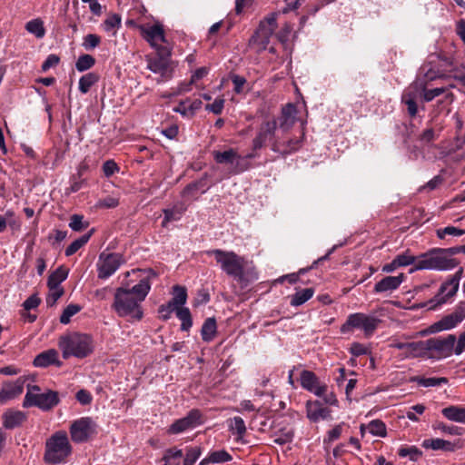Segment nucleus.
<instances>
[{
    "mask_svg": "<svg viewBox=\"0 0 465 465\" xmlns=\"http://www.w3.org/2000/svg\"><path fill=\"white\" fill-rule=\"evenodd\" d=\"M150 289L148 279L141 280L131 289H116L113 309L120 317L132 316L136 320H141L143 312L140 303L145 299Z\"/></svg>",
    "mask_w": 465,
    "mask_h": 465,
    "instance_id": "1",
    "label": "nucleus"
},
{
    "mask_svg": "<svg viewBox=\"0 0 465 465\" xmlns=\"http://www.w3.org/2000/svg\"><path fill=\"white\" fill-rule=\"evenodd\" d=\"M72 454L73 446L65 430H57L46 439L43 457L46 464H65Z\"/></svg>",
    "mask_w": 465,
    "mask_h": 465,
    "instance_id": "2",
    "label": "nucleus"
},
{
    "mask_svg": "<svg viewBox=\"0 0 465 465\" xmlns=\"http://www.w3.org/2000/svg\"><path fill=\"white\" fill-rule=\"evenodd\" d=\"M58 346L63 358L75 357L83 359L91 355L94 351V338L86 333L71 332L60 337Z\"/></svg>",
    "mask_w": 465,
    "mask_h": 465,
    "instance_id": "3",
    "label": "nucleus"
},
{
    "mask_svg": "<svg viewBox=\"0 0 465 465\" xmlns=\"http://www.w3.org/2000/svg\"><path fill=\"white\" fill-rule=\"evenodd\" d=\"M458 265L456 259L452 258L450 248H434L418 256L415 267L411 272L420 270L449 271Z\"/></svg>",
    "mask_w": 465,
    "mask_h": 465,
    "instance_id": "4",
    "label": "nucleus"
},
{
    "mask_svg": "<svg viewBox=\"0 0 465 465\" xmlns=\"http://www.w3.org/2000/svg\"><path fill=\"white\" fill-rule=\"evenodd\" d=\"M145 61L147 69L159 75L158 83L173 78L177 64L172 59L171 46L159 48L154 54L146 55Z\"/></svg>",
    "mask_w": 465,
    "mask_h": 465,
    "instance_id": "5",
    "label": "nucleus"
},
{
    "mask_svg": "<svg viewBox=\"0 0 465 465\" xmlns=\"http://www.w3.org/2000/svg\"><path fill=\"white\" fill-rule=\"evenodd\" d=\"M208 256H213L217 264L227 275L242 281L244 275L245 259L232 251L213 249L205 252Z\"/></svg>",
    "mask_w": 465,
    "mask_h": 465,
    "instance_id": "6",
    "label": "nucleus"
},
{
    "mask_svg": "<svg viewBox=\"0 0 465 465\" xmlns=\"http://www.w3.org/2000/svg\"><path fill=\"white\" fill-rule=\"evenodd\" d=\"M60 402L58 393L54 391H47L40 393V388L37 385H27L23 407H37L44 411H48Z\"/></svg>",
    "mask_w": 465,
    "mask_h": 465,
    "instance_id": "7",
    "label": "nucleus"
},
{
    "mask_svg": "<svg viewBox=\"0 0 465 465\" xmlns=\"http://www.w3.org/2000/svg\"><path fill=\"white\" fill-rule=\"evenodd\" d=\"M277 28V15L272 13L259 24L258 28L249 40V46L257 53L264 51Z\"/></svg>",
    "mask_w": 465,
    "mask_h": 465,
    "instance_id": "8",
    "label": "nucleus"
},
{
    "mask_svg": "<svg viewBox=\"0 0 465 465\" xmlns=\"http://www.w3.org/2000/svg\"><path fill=\"white\" fill-rule=\"evenodd\" d=\"M456 336L449 334L445 338H430L424 341L423 357L429 359L448 358L453 353Z\"/></svg>",
    "mask_w": 465,
    "mask_h": 465,
    "instance_id": "9",
    "label": "nucleus"
},
{
    "mask_svg": "<svg viewBox=\"0 0 465 465\" xmlns=\"http://www.w3.org/2000/svg\"><path fill=\"white\" fill-rule=\"evenodd\" d=\"M381 320L371 315L361 312L350 314L346 322L341 325V331L347 333L353 329H360L363 331L364 336L369 338L376 331Z\"/></svg>",
    "mask_w": 465,
    "mask_h": 465,
    "instance_id": "10",
    "label": "nucleus"
},
{
    "mask_svg": "<svg viewBox=\"0 0 465 465\" xmlns=\"http://www.w3.org/2000/svg\"><path fill=\"white\" fill-rule=\"evenodd\" d=\"M463 275V269L460 268L452 276H450L445 282H443L439 290V292L426 303L430 310H434L438 306L444 304L449 298L454 296L460 285V281Z\"/></svg>",
    "mask_w": 465,
    "mask_h": 465,
    "instance_id": "11",
    "label": "nucleus"
},
{
    "mask_svg": "<svg viewBox=\"0 0 465 465\" xmlns=\"http://www.w3.org/2000/svg\"><path fill=\"white\" fill-rule=\"evenodd\" d=\"M69 432L74 443H83L96 433V424L92 418L83 417L72 422Z\"/></svg>",
    "mask_w": 465,
    "mask_h": 465,
    "instance_id": "12",
    "label": "nucleus"
},
{
    "mask_svg": "<svg viewBox=\"0 0 465 465\" xmlns=\"http://www.w3.org/2000/svg\"><path fill=\"white\" fill-rule=\"evenodd\" d=\"M465 320V302H460L454 312L445 315L438 322L432 323L429 329L428 332L430 333H437L443 331H449L454 329L458 326L461 322Z\"/></svg>",
    "mask_w": 465,
    "mask_h": 465,
    "instance_id": "13",
    "label": "nucleus"
},
{
    "mask_svg": "<svg viewBox=\"0 0 465 465\" xmlns=\"http://www.w3.org/2000/svg\"><path fill=\"white\" fill-rule=\"evenodd\" d=\"M124 262V258L120 253L102 252L99 256V261L97 263L98 277L100 279L109 278L118 270Z\"/></svg>",
    "mask_w": 465,
    "mask_h": 465,
    "instance_id": "14",
    "label": "nucleus"
},
{
    "mask_svg": "<svg viewBox=\"0 0 465 465\" xmlns=\"http://www.w3.org/2000/svg\"><path fill=\"white\" fill-rule=\"evenodd\" d=\"M202 413L197 409L191 410L188 414L176 420L168 429L169 434H179L202 424Z\"/></svg>",
    "mask_w": 465,
    "mask_h": 465,
    "instance_id": "15",
    "label": "nucleus"
},
{
    "mask_svg": "<svg viewBox=\"0 0 465 465\" xmlns=\"http://www.w3.org/2000/svg\"><path fill=\"white\" fill-rule=\"evenodd\" d=\"M143 37L150 44V45L158 51L159 48L170 46L164 35L163 28L161 25H153L151 26H141Z\"/></svg>",
    "mask_w": 465,
    "mask_h": 465,
    "instance_id": "16",
    "label": "nucleus"
},
{
    "mask_svg": "<svg viewBox=\"0 0 465 465\" xmlns=\"http://www.w3.org/2000/svg\"><path fill=\"white\" fill-rule=\"evenodd\" d=\"M277 128L275 119L263 121L257 132L255 138L252 140L253 150L261 149L267 142L272 141Z\"/></svg>",
    "mask_w": 465,
    "mask_h": 465,
    "instance_id": "17",
    "label": "nucleus"
},
{
    "mask_svg": "<svg viewBox=\"0 0 465 465\" xmlns=\"http://www.w3.org/2000/svg\"><path fill=\"white\" fill-rule=\"evenodd\" d=\"M301 385L303 389L314 393L316 396L322 397L327 392V385L321 384L317 376L310 371H302L301 373Z\"/></svg>",
    "mask_w": 465,
    "mask_h": 465,
    "instance_id": "18",
    "label": "nucleus"
},
{
    "mask_svg": "<svg viewBox=\"0 0 465 465\" xmlns=\"http://www.w3.org/2000/svg\"><path fill=\"white\" fill-rule=\"evenodd\" d=\"M25 381L18 378L14 382H5L0 391V404H6L9 401L17 398L23 393Z\"/></svg>",
    "mask_w": 465,
    "mask_h": 465,
    "instance_id": "19",
    "label": "nucleus"
},
{
    "mask_svg": "<svg viewBox=\"0 0 465 465\" xmlns=\"http://www.w3.org/2000/svg\"><path fill=\"white\" fill-rule=\"evenodd\" d=\"M303 136L302 132L301 138H291L285 142L274 140L272 142L271 149L282 155L291 154L301 148Z\"/></svg>",
    "mask_w": 465,
    "mask_h": 465,
    "instance_id": "20",
    "label": "nucleus"
},
{
    "mask_svg": "<svg viewBox=\"0 0 465 465\" xmlns=\"http://www.w3.org/2000/svg\"><path fill=\"white\" fill-rule=\"evenodd\" d=\"M2 419L3 426L5 429L14 430L22 426L26 421L27 415L24 411L9 409L4 412Z\"/></svg>",
    "mask_w": 465,
    "mask_h": 465,
    "instance_id": "21",
    "label": "nucleus"
},
{
    "mask_svg": "<svg viewBox=\"0 0 465 465\" xmlns=\"http://www.w3.org/2000/svg\"><path fill=\"white\" fill-rule=\"evenodd\" d=\"M391 347L405 351V357L407 358H420L423 357L424 341L413 342L395 341L391 344Z\"/></svg>",
    "mask_w": 465,
    "mask_h": 465,
    "instance_id": "22",
    "label": "nucleus"
},
{
    "mask_svg": "<svg viewBox=\"0 0 465 465\" xmlns=\"http://www.w3.org/2000/svg\"><path fill=\"white\" fill-rule=\"evenodd\" d=\"M187 300V292L184 287L175 285L173 287V297L168 302L167 305H162L159 309L160 312H163L164 310L167 311L168 314H171L175 308L182 307Z\"/></svg>",
    "mask_w": 465,
    "mask_h": 465,
    "instance_id": "23",
    "label": "nucleus"
},
{
    "mask_svg": "<svg viewBox=\"0 0 465 465\" xmlns=\"http://www.w3.org/2000/svg\"><path fill=\"white\" fill-rule=\"evenodd\" d=\"M404 280V274L398 276H386L376 282L373 291L377 293L388 292L397 290Z\"/></svg>",
    "mask_w": 465,
    "mask_h": 465,
    "instance_id": "24",
    "label": "nucleus"
},
{
    "mask_svg": "<svg viewBox=\"0 0 465 465\" xmlns=\"http://www.w3.org/2000/svg\"><path fill=\"white\" fill-rule=\"evenodd\" d=\"M187 210V205L183 202L174 203L172 207L163 210L164 214L162 226L166 227L169 223L181 220L182 216Z\"/></svg>",
    "mask_w": 465,
    "mask_h": 465,
    "instance_id": "25",
    "label": "nucleus"
},
{
    "mask_svg": "<svg viewBox=\"0 0 465 465\" xmlns=\"http://www.w3.org/2000/svg\"><path fill=\"white\" fill-rule=\"evenodd\" d=\"M306 411L307 417L312 421H318L320 420H325L330 416V410L322 406V404L318 401H307L306 403Z\"/></svg>",
    "mask_w": 465,
    "mask_h": 465,
    "instance_id": "26",
    "label": "nucleus"
},
{
    "mask_svg": "<svg viewBox=\"0 0 465 465\" xmlns=\"http://www.w3.org/2000/svg\"><path fill=\"white\" fill-rule=\"evenodd\" d=\"M297 115V110L294 104H287L282 109V114L279 118L280 129L287 132L294 124Z\"/></svg>",
    "mask_w": 465,
    "mask_h": 465,
    "instance_id": "27",
    "label": "nucleus"
},
{
    "mask_svg": "<svg viewBox=\"0 0 465 465\" xmlns=\"http://www.w3.org/2000/svg\"><path fill=\"white\" fill-rule=\"evenodd\" d=\"M34 365L39 368H45L52 364L61 366V361H58V352L54 349H50L39 353L34 360Z\"/></svg>",
    "mask_w": 465,
    "mask_h": 465,
    "instance_id": "28",
    "label": "nucleus"
},
{
    "mask_svg": "<svg viewBox=\"0 0 465 465\" xmlns=\"http://www.w3.org/2000/svg\"><path fill=\"white\" fill-rule=\"evenodd\" d=\"M455 84L452 83L448 84L446 86H441L444 89V93H442V98L438 100L436 104L437 114L441 113L442 111H446L448 114L450 111V106L455 100L454 94L450 91L451 88H454Z\"/></svg>",
    "mask_w": 465,
    "mask_h": 465,
    "instance_id": "29",
    "label": "nucleus"
},
{
    "mask_svg": "<svg viewBox=\"0 0 465 465\" xmlns=\"http://www.w3.org/2000/svg\"><path fill=\"white\" fill-rule=\"evenodd\" d=\"M441 413L451 421L465 423V408L463 407L451 405L442 409Z\"/></svg>",
    "mask_w": 465,
    "mask_h": 465,
    "instance_id": "30",
    "label": "nucleus"
},
{
    "mask_svg": "<svg viewBox=\"0 0 465 465\" xmlns=\"http://www.w3.org/2000/svg\"><path fill=\"white\" fill-rule=\"evenodd\" d=\"M422 446L434 450H441L445 451H454L456 449L455 443L442 439L425 440Z\"/></svg>",
    "mask_w": 465,
    "mask_h": 465,
    "instance_id": "31",
    "label": "nucleus"
},
{
    "mask_svg": "<svg viewBox=\"0 0 465 465\" xmlns=\"http://www.w3.org/2000/svg\"><path fill=\"white\" fill-rule=\"evenodd\" d=\"M333 250H334V248L331 249L324 256L314 261L313 263L310 267L302 268L299 270V272L297 273H291V274L284 275L280 279V281L282 282L284 279H286L292 284L297 282L300 275L306 273L310 270L315 268L316 265L318 263H320L321 262L327 260Z\"/></svg>",
    "mask_w": 465,
    "mask_h": 465,
    "instance_id": "32",
    "label": "nucleus"
},
{
    "mask_svg": "<svg viewBox=\"0 0 465 465\" xmlns=\"http://www.w3.org/2000/svg\"><path fill=\"white\" fill-rule=\"evenodd\" d=\"M68 276V271L64 269L63 266L58 267L54 272H53L47 280V286L49 289L61 288L60 284L63 282Z\"/></svg>",
    "mask_w": 465,
    "mask_h": 465,
    "instance_id": "33",
    "label": "nucleus"
},
{
    "mask_svg": "<svg viewBox=\"0 0 465 465\" xmlns=\"http://www.w3.org/2000/svg\"><path fill=\"white\" fill-rule=\"evenodd\" d=\"M216 330H217V326H216L215 319L214 318L206 319L204 321V322L202 326V330H201L202 339L207 342L213 341V338L215 337Z\"/></svg>",
    "mask_w": 465,
    "mask_h": 465,
    "instance_id": "34",
    "label": "nucleus"
},
{
    "mask_svg": "<svg viewBox=\"0 0 465 465\" xmlns=\"http://www.w3.org/2000/svg\"><path fill=\"white\" fill-rule=\"evenodd\" d=\"M314 294L313 288H306L297 291L291 297L290 304L292 306H300L309 301Z\"/></svg>",
    "mask_w": 465,
    "mask_h": 465,
    "instance_id": "35",
    "label": "nucleus"
},
{
    "mask_svg": "<svg viewBox=\"0 0 465 465\" xmlns=\"http://www.w3.org/2000/svg\"><path fill=\"white\" fill-rule=\"evenodd\" d=\"M25 29L36 38H43L45 35L44 22L40 18H35L27 22L25 24Z\"/></svg>",
    "mask_w": 465,
    "mask_h": 465,
    "instance_id": "36",
    "label": "nucleus"
},
{
    "mask_svg": "<svg viewBox=\"0 0 465 465\" xmlns=\"http://www.w3.org/2000/svg\"><path fill=\"white\" fill-rule=\"evenodd\" d=\"M207 190L208 187L205 188V179L202 178L198 181L187 184L182 192V196H193L198 191H201L202 193H204Z\"/></svg>",
    "mask_w": 465,
    "mask_h": 465,
    "instance_id": "37",
    "label": "nucleus"
},
{
    "mask_svg": "<svg viewBox=\"0 0 465 465\" xmlns=\"http://www.w3.org/2000/svg\"><path fill=\"white\" fill-rule=\"evenodd\" d=\"M213 158L218 163H231L233 164L235 163L238 154L235 150L229 149L224 152L214 151Z\"/></svg>",
    "mask_w": 465,
    "mask_h": 465,
    "instance_id": "38",
    "label": "nucleus"
},
{
    "mask_svg": "<svg viewBox=\"0 0 465 465\" xmlns=\"http://www.w3.org/2000/svg\"><path fill=\"white\" fill-rule=\"evenodd\" d=\"M176 316L182 322L181 330L187 331L193 325L190 310L186 307L175 308Z\"/></svg>",
    "mask_w": 465,
    "mask_h": 465,
    "instance_id": "39",
    "label": "nucleus"
},
{
    "mask_svg": "<svg viewBox=\"0 0 465 465\" xmlns=\"http://www.w3.org/2000/svg\"><path fill=\"white\" fill-rule=\"evenodd\" d=\"M99 76L95 73H88L79 80V90L82 94L89 92L90 88L98 82Z\"/></svg>",
    "mask_w": 465,
    "mask_h": 465,
    "instance_id": "40",
    "label": "nucleus"
},
{
    "mask_svg": "<svg viewBox=\"0 0 465 465\" xmlns=\"http://www.w3.org/2000/svg\"><path fill=\"white\" fill-rule=\"evenodd\" d=\"M413 381L417 382L420 386L423 387H435L440 386L441 384H447L448 379L445 377H430V378H424V377H414L412 379Z\"/></svg>",
    "mask_w": 465,
    "mask_h": 465,
    "instance_id": "41",
    "label": "nucleus"
},
{
    "mask_svg": "<svg viewBox=\"0 0 465 465\" xmlns=\"http://www.w3.org/2000/svg\"><path fill=\"white\" fill-rule=\"evenodd\" d=\"M420 82L421 79L418 78L407 89L404 90L401 95V102L409 101L410 99L415 101L417 96L420 94Z\"/></svg>",
    "mask_w": 465,
    "mask_h": 465,
    "instance_id": "42",
    "label": "nucleus"
},
{
    "mask_svg": "<svg viewBox=\"0 0 465 465\" xmlns=\"http://www.w3.org/2000/svg\"><path fill=\"white\" fill-rule=\"evenodd\" d=\"M420 82L421 79L418 78L407 89L404 90L401 95V102L409 101L410 99L415 101L417 96L420 94Z\"/></svg>",
    "mask_w": 465,
    "mask_h": 465,
    "instance_id": "43",
    "label": "nucleus"
},
{
    "mask_svg": "<svg viewBox=\"0 0 465 465\" xmlns=\"http://www.w3.org/2000/svg\"><path fill=\"white\" fill-rule=\"evenodd\" d=\"M93 233V230L88 233L82 235L78 239L74 240L66 249L65 255L71 256L74 254L79 249H81L84 244H86Z\"/></svg>",
    "mask_w": 465,
    "mask_h": 465,
    "instance_id": "44",
    "label": "nucleus"
},
{
    "mask_svg": "<svg viewBox=\"0 0 465 465\" xmlns=\"http://www.w3.org/2000/svg\"><path fill=\"white\" fill-rule=\"evenodd\" d=\"M426 85V83L420 82V95L422 96L423 101L426 103L432 101L436 97L440 96L442 93H444V89L441 87L427 89Z\"/></svg>",
    "mask_w": 465,
    "mask_h": 465,
    "instance_id": "45",
    "label": "nucleus"
},
{
    "mask_svg": "<svg viewBox=\"0 0 465 465\" xmlns=\"http://www.w3.org/2000/svg\"><path fill=\"white\" fill-rule=\"evenodd\" d=\"M95 64V59L90 54H82L75 63V68L79 72H84L92 68Z\"/></svg>",
    "mask_w": 465,
    "mask_h": 465,
    "instance_id": "46",
    "label": "nucleus"
},
{
    "mask_svg": "<svg viewBox=\"0 0 465 465\" xmlns=\"http://www.w3.org/2000/svg\"><path fill=\"white\" fill-rule=\"evenodd\" d=\"M394 259L399 267H405L411 264L415 266V263L418 261V256L411 255L410 250H407L404 252L398 254Z\"/></svg>",
    "mask_w": 465,
    "mask_h": 465,
    "instance_id": "47",
    "label": "nucleus"
},
{
    "mask_svg": "<svg viewBox=\"0 0 465 465\" xmlns=\"http://www.w3.org/2000/svg\"><path fill=\"white\" fill-rule=\"evenodd\" d=\"M82 310V307L78 304H69L65 307L63 313L60 316V322L63 324H68L71 318L78 313Z\"/></svg>",
    "mask_w": 465,
    "mask_h": 465,
    "instance_id": "48",
    "label": "nucleus"
},
{
    "mask_svg": "<svg viewBox=\"0 0 465 465\" xmlns=\"http://www.w3.org/2000/svg\"><path fill=\"white\" fill-rule=\"evenodd\" d=\"M232 460V455L225 450L213 451L209 454V460H211L212 463H224Z\"/></svg>",
    "mask_w": 465,
    "mask_h": 465,
    "instance_id": "49",
    "label": "nucleus"
},
{
    "mask_svg": "<svg viewBox=\"0 0 465 465\" xmlns=\"http://www.w3.org/2000/svg\"><path fill=\"white\" fill-rule=\"evenodd\" d=\"M369 431L375 436L383 437L386 435V426L380 420H374L368 425Z\"/></svg>",
    "mask_w": 465,
    "mask_h": 465,
    "instance_id": "50",
    "label": "nucleus"
},
{
    "mask_svg": "<svg viewBox=\"0 0 465 465\" xmlns=\"http://www.w3.org/2000/svg\"><path fill=\"white\" fill-rule=\"evenodd\" d=\"M89 223L84 222V216L80 214H74L71 216L69 227L75 232H81L87 228Z\"/></svg>",
    "mask_w": 465,
    "mask_h": 465,
    "instance_id": "51",
    "label": "nucleus"
},
{
    "mask_svg": "<svg viewBox=\"0 0 465 465\" xmlns=\"http://www.w3.org/2000/svg\"><path fill=\"white\" fill-rule=\"evenodd\" d=\"M183 457V450L177 448H170L165 450L163 460L164 465H168L171 461H179Z\"/></svg>",
    "mask_w": 465,
    "mask_h": 465,
    "instance_id": "52",
    "label": "nucleus"
},
{
    "mask_svg": "<svg viewBox=\"0 0 465 465\" xmlns=\"http://www.w3.org/2000/svg\"><path fill=\"white\" fill-rule=\"evenodd\" d=\"M230 429L233 433H236L239 437H242L246 432V426L244 420L241 417H234L232 420Z\"/></svg>",
    "mask_w": 465,
    "mask_h": 465,
    "instance_id": "53",
    "label": "nucleus"
},
{
    "mask_svg": "<svg viewBox=\"0 0 465 465\" xmlns=\"http://www.w3.org/2000/svg\"><path fill=\"white\" fill-rule=\"evenodd\" d=\"M101 43V37L95 34H88L84 37L82 45L85 50H92Z\"/></svg>",
    "mask_w": 465,
    "mask_h": 465,
    "instance_id": "54",
    "label": "nucleus"
},
{
    "mask_svg": "<svg viewBox=\"0 0 465 465\" xmlns=\"http://www.w3.org/2000/svg\"><path fill=\"white\" fill-rule=\"evenodd\" d=\"M201 448L194 447L187 449L185 458L183 460V465H193L196 462V460L201 456Z\"/></svg>",
    "mask_w": 465,
    "mask_h": 465,
    "instance_id": "55",
    "label": "nucleus"
},
{
    "mask_svg": "<svg viewBox=\"0 0 465 465\" xmlns=\"http://www.w3.org/2000/svg\"><path fill=\"white\" fill-rule=\"evenodd\" d=\"M421 72L423 73V78H424V79H421V82L426 83V84H428V82L444 77L443 74H441L439 71H436L432 68L427 69L426 66L421 67Z\"/></svg>",
    "mask_w": 465,
    "mask_h": 465,
    "instance_id": "56",
    "label": "nucleus"
},
{
    "mask_svg": "<svg viewBox=\"0 0 465 465\" xmlns=\"http://www.w3.org/2000/svg\"><path fill=\"white\" fill-rule=\"evenodd\" d=\"M465 233L464 230L456 228L454 226H447L443 229L437 231V235L440 239H443L445 235L461 236Z\"/></svg>",
    "mask_w": 465,
    "mask_h": 465,
    "instance_id": "57",
    "label": "nucleus"
},
{
    "mask_svg": "<svg viewBox=\"0 0 465 465\" xmlns=\"http://www.w3.org/2000/svg\"><path fill=\"white\" fill-rule=\"evenodd\" d=\"M398 454L402 458L409 456L411 460H416L421 456V451L416 447L401 448Z\"/></svg>",
    "mask_w": 465,
    "mask_h": 465,
    "instance_id": "58",
    "label": "nucleus"
},
{
    "mask_svg": "<svg viewBox=\"0 0 465 465\" xmlns=\"http://www.w3.org/2000/svg\"><path fill=\"white\" fill-rule=\"evenodd\" d=\"M64 294V289L63 288H55V289H49V293L45 299L46 304L48 306H53L55 304L57 300Z\"/></svg>",
    "mask_w": 465,
    "mask_h": 465,
    "instance_id": "59",
    "label": "nucleus"
},
{
    "mask_svg": "<svg viewBox=\"0 0 465 465\" xmlns=\"http://www.w3.org/2000/svg\"><path fill=\"white\" fill-rule=\"evenodd\" d=\"M251 167V163L246 158L238 155L234 163L233 173H240Z\"/></svg>",
    "mask_w": 465,
    "mask_h": 465,
    "instance_id": "60",
    "label": "nucleus"
},
{
    "mask_svg": "<svg viewBox=\"0 0 465 465\" xmlns=\"http://www.w3.org/2000/svg\"><path fill=\"white\" fill-rule=\"evenodd\" d=\"M121 25V17L118 15H113L109 16L104 22V26L105 31H111L116 27Z\"/></svg>",
    "mask_w": 465,
    "mask_h": 465,
    "instance_id": "61",
    "label": "nucleus"
},
{
    "mask_svg": "<svg viewBox=\"0 0 465 465\" xmlns=\"http://www.w3.org/2000/svg\"><path fill=\"white\" fill-rule=\"evenodd\" d=\"M224 106L223 98H216L213 104H206L205 110L213 113L214 114H220L223 112Z\"/></svg>",
    "mask_w": 465,
    "mask_h": 465,
    "instance_id": "62",
    "label": "nucleus"
},
{
    "mask_svg": "<svg viewBox=\"0 0 465 465\" xmlns=\"http://www.w3.org/2000/svg\"><path fill=\"white\" fill-rule=\"evenodd\" d=\"M75 398L83 405L90 404L93 400L91 393L84 389L77 391Z\"/></svg>",
    "mask_w": 465,
    "mask_h": 465,
    "instance_id": "63",
    "label": "nucleus"
},
{
    "mask_svg": "<svg viewBox=\"0 0 465 465\" xmlns=\"http://www.w3.org/2000/svg\"><path fill=\"white\" fill-rule=\"evenodd\" d=\"M457 344L454 345L453 352L456 355H460L465 351V331L461 332L459 336L458 341L456 340Z\"/></svg>",
    "mask_w": 465,
    "mask_h": 465,
    "instance_id": "64",
    "label": "nucleus"
}]
</instances>
